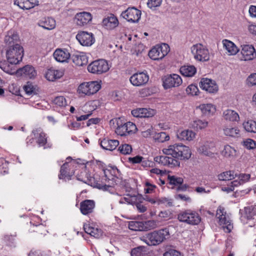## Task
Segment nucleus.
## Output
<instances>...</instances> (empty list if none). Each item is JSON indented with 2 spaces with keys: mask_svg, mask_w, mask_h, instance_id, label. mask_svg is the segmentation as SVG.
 I'll list each match as a JSON object with an SVG mask.
<instances>
[{
  "mask_svg": "<svg viewBox=\"0 0 256 256\" xmlns=\"http://www.w3.org/2000/svg\"><path fill=\"white\" fill-rule=\"evenodd\" d=\"M198 151L206 156L214 157L216 152L215 143L212 141L204 142L199 146Z\"/></svg>",
  "mask_w": 256,
  "mask_h": 256,
  "instance_id": "14",
  "label": "nucleus"
},
{
  "mask_svg": "<svg viewBox=\"0 0 256 256\" xmlns=\"http://www.w3.org/2000/svg\"><path fill=\"white\" fill-rule=\"evenodd\" d=\"M14 4L18 6L22 10H30L38 4L37 0H16Z\"/></svg>",
  "mask_w": 256,
  "mask_h": 256,
  "instance_id": "27",
  "label": "nucleus"
},
{
  "mask_svg": "<svg viewBox=\"0 0 256 256\" xmlns=\"http://www.w3.org/2000/svg\"><path fill=\"white\" fill-rule=\"evenodd\" d=\"M162 2V0H148L147 4L148 8H152L160 6Z\"/></svg>",
  "mask_w": 256,
  "mask_h": 256,
  "instance_id": "55",
  "label": "nucleus"
},
{
  "mask_svg": "<svg viewBox=\"0 0 256 256\" xmlns=\"http://www.w3.org/2000/svg\"><path fill=\"white\" fill-rule=\"evenodd\" d=\"M72 62L78 66L86 65L88 62L87 56L82 52H76L71 56Z\"/></svg>",
  "mask_w": 256,
  "mask_h": 256,
  "instance_id": "30",
  "label": "nucleus"
},
{
  "mask_svg": "<svg viewBox=\"0 0 256 256\" xmlns=\"http://www.w3.org/2000/svg\"><path fill=\"white\" fill-rule=\"evenodd\" d=\"M118 150L122 154L126 155L130 154L132 149L131 145L124 144L120 146Z\"/></svg>",
  "mask_w": 256,
  "mask_h": 256,
  "instance_id": "47",
  "label": "nucleus"
},
{
  "mask_svg": "<svg viewBox=\"0 0 256 256\" xmlns=\"http://www.w3.org/2000/svg\"><path fill=\"white\" fill-rule=\"evenodd\" d=\"M224 48L226 50L229 56L236 55L239 51L236 46L232 41L224 39L222 41Z\"/></svg>",
  "mask_w": 256,
  "mask_h": 256,
  "instance_id": "28",
  "label": "nucleus"
},
{
  "mask_svg": "<svg viewBox=\"0 0 256 256\" xmlns=\"http://www.w3.org/2000/svg\"><path fill=\"white\" fill-rule=\"evenodd\" d=\"M224 134L227 136L239 138L240 136V130L238 127L226 126L223 128Z\"/></svg>",
  "mask_w": 256,
  "mask_h": 256,
  "instance_id": "35",
  "label": "nucleus"
},
{
  "mask_svg": "<svg viewBox=\"0 0 256 256\" xmlns=\"http://www.w3.org/2000/svg\"><path fill=\"white\" fill-rule=\"evenodd\" d=\"M181 77L177 74H172L165 76L163 78V86L164 89L177 87L182 84Z\"/></svg>",
  "mask_w": 256,
  "mask_h": 256,
  "instance_id": "12",
  "label": "nucleus"
},
{
  "mask_svg": "<svg viewBox=\"0 0 256 256\" xmlns=\"http://www.w3.org/2000/svg\"><path fill=\"white\" fill-rule=\"evenodd\" d=\"M32 134L38 146H44L46 148L45 146L47 143V136L43 130L41 128H36L32 130Z\"/></svg>",
  "mask_w": 256,
  "mask_h": 256,
  "instance_id": "17",
  "label": "nucleus"
},
{
  "mask_svg": "<svg viewBox=\"0 0 256 256\" xmlns=\"http://www.w3.org/2000/svg\"><path fill=\"white\" fill-rule=\"evenodd\" d=\"M162 152L166 155L156 156L154 160L156 162L162 166L174 168L179 166L180 162L178 160H188L190 158L191 152L188 146L182 144L170 145L162 149Z\"/></svg>",
  "mask_w": 256,
  "mask_h": 256,
  "instance_id": "1",
  "label": "nucleus"
},
{
  "mask_svg": "<svg viewBox=\"0 0 256 256\" xmlns=\"http://www.w3.org/2000/svg\"><path fill=\"white\" fill-rule=\"evenodd\" d=\"M131 113L136 118H150L155 114L156 112L151 108H138L132 110Z\"/></svg>",
  "mask_w": 256,
  "mask_h": 256,
  "instance_id": "21",
  "label": "nucleus"
},
{
  "mask_svg": "<svg viewBox=\"0 0 256 256\" xmlns=\"http://www.w3.org/2000/svg\"><path fill=\"white\" fill-rule=\"evenodd\" d=\"M76 38L83 46H90L95 42V38L92 32H80L76 36Z\"/></svg>",
  "mask_w": 256,
  "mask_h": 256,
  "instance_id": "15",
  "label": "nucleus"
},
{
  "mask_svg": "<svg viewBox=\"0 0 256 256\" xmlns=\"http://www.w3.org/2000/svg\"><path fill=\"white\" fill-rule=\"evenodd\" d=\"M24 56V50L20 44H15L14 46L8 47L6 52L8 61L11 64H16L22 61Z\"/></svg>",
  "mask_w": 256,
  "mask_h": 256,
  "instance_id": "3",
  "label": "nucleus"
},
{
  "mask_svg": "<svg viewBox=\"0 0 256 256\" xmlns=\"http://www.w3.org/2000/svg\"><path fill=\"white\" fill-rule=\"evenodd\" d=\"M250 174H242L237 175L238 178L241 182V183L243 184L246 182H248L250 178Z\"/></svg>",
  "mask_w": 256,
  "mask_h": 256,
  "instance_id": "61",
  "label": "nucleus"
},
{
  "mask_svg": "<svg viewBox=\"0 0 256 256\" xmlns=\"http://www.w3.org/2000/svg\"><path fill=\"white\" fill-rule=\"evenodd\" d=\"M164 256H182L180 253L175 250H170L164 253Z\"/></svg>",
  "mask_w": 256,
  "mask_h": 256,
  "instance_id": "63",
  "label": "nucleus"
},
{
  "mask_svg": "<svg viewBox=\"0 0 256 256\" xmlns=\"http://www.w3.org/2000/svg\"><path fill=\"white\" fill-rule=\"evenodd\" d=\"M241 54L242 60H252L256 57V52L254 47L252 45L243 46Z\"/></svg>",
  "mask_w": 256,
  "mask_h": 256,
  "instance_id": "22",
  "label": "nucleus"
},
{
  "mask_svg": "<svg viewBox=\"0 0 256 256\" xmlns=\"http://www.w3.org/2000/svg\"><path fill=\"white\" fill-rule=\"evenodd\" d=\"M242 126L244 130L249 132L256 133V122L248 120L243 122Z\"/></svg>",
  "mask_w": 256,
  "mask_h": 256,
  "instance_id": "44",
  "label": "nucleus"
},
{
  "mask_svg": "<svg viewBox=\"0 0 256 256\" xmlns=\"http://www.w3.org/2000/svg\"><path fill=\"white\" fill-rule=\"evenodd\" d=\"M84 228L86 233L95 238H99L102 236V231L98 228H94L89 224L84 225Z\"/></svg>",
  "mask_w": 256,
  "mask_h": 256,
  "instance_id": "33",
  "label": "nucleus"
},
{
  "mask_svg": "<svg viewBox=\"0 0 256 256\" xmlns=\"http://www.w3.org/2000/svg\"><path fill=\"white\" fill-rule=\"evenodd\" d=\"M54 103L59 106H64L66 105V98L62 96L56 97L54 100Z\"/></svg>",
  "mask_w": 256,
  "mask_h": 256,
  "instance_id": "53",
  "label": "nucleus"
},
{
  "mask_svg": "<svg viewBox=\"0 0 256 256\" xmlns=\"http://www.w3.org/2000/svg\"><path fill=\"white\" fill-rule=\"evenodd\" d=\"M19 40L18 34L14 30L8 32L4 38V42L8 47L14 46L15 44H18L17 42Z\"/></svg>",
  "mask_w": 256,
  "mask_h": 256,
  "instance_id": "24",
  "label": "nucleus"
},
{
  "mask_svg": "<svg viewBox=\"0 0 256 256\" xmlns=\"http://www.w3.org/2000/svg\"><path fill=\"white\" fill-rule=\"evenodd\" d=\"M141 11L134 7L128 8L122 12L121 16L129 22H138L140 18Z\"/></svg>",
  "mask_w": 256,
  "mask_h": 256,
  "instance_id": "13",
  "label": "nucleus"
},
{
  "mask_svg": "<svg viewBox=\"0 0 256 256\" xmlns=\"http://www.w3.org/2000/svg\"><path fill=\"white\" fill-rule=\"evenodd\" d=\"M156 222L154 220H148L145 222H144V224L146 227V230L148 228L153 229L156 227Z\"/></svg>",
  "mask_w": 256,
  "mask_h": 256,
  "instance_id": "60",
  "label": "nucleus"
},
{
  "mask_svg": "<svg viewBox=\"0 0 256 256\" xmlns=\"http://www.w3.org/2000/svg\"><path fill=\"white\" fill-rule=\"evenodd\" d=\"M191 52L194 58L200 62H207L210 60L208 50L202 44H196L191 47Z\"/></svg>",
  "mask_w": 256,
  "mask_h": 256,
  "instance_id": "5",
  "label": "nucleus"
},
{
  "mask_svg": "<svg viewBox=\"0 0 256 256\" xmlns=\"http://www.w3.org/2000/svg\"><path fill=\"white\" fill-rule=\"evenodd\" d=\"M198 108L202 114L206 116L213 115L216 111V106L211 104H201Z\"/></svg>",
  "mask_w": 256,
  "mask_h": 256,
  "instance_id": "37",
  "label": "nucleus"
},
{
  "mask_svg": "<svg viewBox=\"0 0 256 256\" xmlns=\"http://www.w3.org/2000/svg\"><path fill=\"white\" fill-rule=\"evenodd\" d=\"M195 136V132L191 130H184L177 134L178 138L184 140L191 141Z\"/></svg>",
  "mask_w": 256,
  "mask_h": 256,
  "instance_id": "39",
  "label": "nucleus"
},
{
  "mask_svg": "<svg viewBox=\"0 0 256 256\" xmlns=\"http://www.w3.org/2000/svg\"><path fill=\"white\" fill-rule=\"evenodd\" d=\"M24 89L26 94L28 95L32 94L34 90L33 85L30 82L26 83V84L24 86Z\"/></svg>",
  "mask_w": 256,
  "mask_h": 256,
  "instance_id": "57",
  "label": "nucleus"
},
{
  "mask_svg": "<svg viewBox=\"0 0 256 256\" xmlns=\"http://www.w3.org/2000/svg\"><path fill=\"white\" fill-rule=\"evenodd\" d=\"M100 82L91 81L80 84L78 88L80 94L92 95L98 92L101 88Z\"/></svg>",
  "mask_w": 256,
  "mask_h": 256,
  "instance_id": "8",
  "label": "nucleus"
},
{
  "mask_svg": "<svg viewBox=\"0 0 256 256\" xmlns=\"http://www.w3.org/2000/svg\"><path fill=\"white\" fill-rule=\"evenodd\" d=\"M90 176L87 174L86 170L84 169L82 170L80 174H78L76 178L80 181H82L84 183H87L90 180Z\"/></svg>",
  "mask_w": 256,
  "mask_h": 256,
  "instance_id": "48",
  "label": "nucleus"
},
{
  "mask_svg": "<svg viewBox=\"0 0 256 256\" xmlns=\"http://www.w3.org/2000/svg\"><path fill=\"white\" fill-rule=\"evenodd\" d=\"M222 154L226 158H234L236 155V150L230 145H226L222 151Z\"/></svg>",
  "mask_w": 256,
  "mask_h": 256,
  "instance_id": "42",
  "label": "nucleus"
},
{
  "mask_svg": "<svg viewBox=\"0 0 256 256\" xmlns=\"http://www.w3.org/2000/svg\"><path fill=\"white\" fill-rule=\"evenodd\" d=\"M200 86L210 93H215L218 90V86L215 81L208 78H202L201 80Z\"/></svg>",
  "mask_w": 256,
  "mask_h": 256,
  "instance_id": "18",
  "label": "nucleus"
},
{
  "mask_svg": "<svg viewBox=\"0 0 256 256\" xmlns=\"http://www.w3.org/2000/svg\"><path fill=\"white\" fill-rule=\"evenodd\" d=\"M216 217L218 219L219 224L222 226L224 229H226L228 232H230L233 226L224 208L218 207L216 210Z\"/></svg>",
  "mask_w": 256,
  "mask_h": 256,
  "instance_id": "9",
  "label": "nucleus"
},
{
  "mask_svg": "<svg viewBox=\"0 0 256 256\" xmlns=\"http://www.w3.org/2000/svg\"><path fill=\"white\" fill-rule=\"evenodd\" d=\"M100 145L104 150H113L119 145V142L116 140L104 138L100 141Z\"/></svg>",
  "mask_w": 256,
  "mask_h": 256,
  "instance_id": "32",
  "label": "nucleus"
},
{
  "mask_svg": "<svg viewBox=\"0 0 256 256\" xmlns=\"http://www.w3.org/2000/svg\"><path fill=\"white\" fill-rule=\"evenodd\" d=\"M106 171L104 170V176L102 178V182L96 184V188L104 191L112 192V188L116 184V180L117 178L110 175L108 177Z\"/></svg>",
  "mask_w": 256,
  "mask_h": 256,
  "instance_id": "10",
  "label": "nucleus"
},
{
  "mask_svg": "<svg viewBox=\"0 0 256 256\" xmlns=\"http://www.w3.org/2000/svg\"><path fill=\"white\" fill-rule=\"evenodd\" d=\"M169 235L168 229L164 228L148 234L145 237L144 241L148 245L156 246L168 238Z\"/></svg>",
  "mask_w": 256,
  "mask_h": 256,
  "instance_id": "2",
  "label": "nucleus"
},
{
  "mask_svg": "<svg viewBox=\"0 0 256 256\" xmlns=\"http://www.w3.org/2000/svg\"><path fill=\"white\" fill-rule=\"evenodd\" d=\"M175 198L176 199H180L182 201L188 202H191L190 198L183 194H178L176 196Z\"/></svg>",
  "mask_w": 256,
  "mask_h": 256,
  "instance_id": "64",
  "label": "nucleus"
},
{
  "mask_svg": "<svg viewBox=\"0 0 256 256\" xmlns=\"http://www.w3.org/2000/svg\"><path fill=\"white\" fill-rule=\"evenodd\" d=\"M180 74L186 77H192L196 72V68L193 65L186 64L180 68Z\"/></svg>",
  "mask_w": 256,
  "mask_h": 256,
  "instance_id": "36",
  "label": "nucleus"
},
{
  "mask_svg": "<svg viewBox=\"0 0 256 256\" xmlns=\"http://www.w3.org/2000/svg\"><path fill=\"white\" fill-rule=\"evenodd\" d=\"M119 24L118 19L112 14H110L106 16L102 20V25L107 30H113L116 28Z\"/></svg>",
  "mask_w": 256,
  "mask_h": 256,
  "instance_id": "20",
  "label": "nucleus"
},
{
  "mask_svg": "<svg viewBox=\"0 0 256 256\" xmlns=\"http://www.w3.org/2000/svg\"><path fill=\"white\" fill-rule=\"evenodd\" d=\"M222 118L224 120L232 122H237L240 118L238 114L231 109L224 110L222 113Z\"/></svg>",
  "mask_w": 256,
  "mask_h": 256,
  "instance_id": "34",
  "label": "nucleus"
},
{
  "mask_svg": "<svg viewBox=\"0 0 256 256\" xmlns=\"http://www.w3.org/2000/svg\"><path fill=\"white\" fill-rule=\"evenodd\" d=\"M256 218V204L244 208V213L241 216L242 220L244 219L251 220Z\"/></svg>",
  "mask_w": 256,
  "mask_h": 256,
  "instance_id": "31",
  "label": "nucleus"
},
{
  "mask_svg": "<svg viewBox=\"0 0 256 256\" xmlns=\"http://www.w3.org/2000/svg\"><path fill=\"white\" fill-rule=\"evenodd\" d=\"M208 126V122L205 120H194L192 124V126L197 130L206 128Z\"/></svg>",
  "mask_w": 256,
  "mask_h": 256,
  "instance_id": "46",
  "label": "nucleus"
},
{
  "mask_svg": "<svg viewBox=\"0 0 256 256\" xmlns=\"http://www.w3.org/2000/svg\"><path fill=\"white\" fill-rule=\"evenodd\" d=\"M94 208L95 202L93 200H86L80 203V210L84 215L92 213Z\"/></svg>",
  "mask_w": 256,
  "mask_h": 256,
  "instance_id": "23",
  "label": "nucleus"
},
{
  "mask_svg": "<svg viewBox=\"0 0 256 256\" xmlns=\"http://www.w3.org/2000/svg\"><path fill=\"white\" fill-rule=\"evenodd\" d=\"M149 80L148 76L144 72L136 73L130 78L131 84L136 86H140L146 84Z\"/></svg>",
  "mask_w": 256,
  "mask_h": 256,
  "instance_id": "16",
  "label": "nucleus"
},
{
  "mask_svg": "<svg viewBox=\"0 0 256 256\" xmlns=\"http://www.w3.org/2000/svg\"><path fill=\"white\" fill-rule=\"evenodd\" d=\"M64 72L62 70H56L53 68L47 70L45 74V78L49 81H54L56 79L60 78L64 75Z\"/></svg>",
  "mask_w": 256,
  "mask_h": 256,
  "instance_id": "26",
  "label": "nucleus"
},
{
  "mask_svg": "<svg viewBox=\"0 0 256 256\" xmlns=\"http://www.w3.org/2000/svg\"><path fill=\"white\" fill-rule=\"evenodd\" d=\"M131 256H148L146 248L144 246H139L133 248L131 250Z\"/></svg>",
  "mask_w": 256,
  "mask_h": 256,
  "instance_id": "45",
  "label": "nucleus"
},
{
  "mask_svg": "<svg viewBox=\"0 0 256 256\" xmlns=\"http://www.w3.org/2000/svg\"><path fill=\"white\" fill-rule=\"evenodd\" d=\"M56 21L52 18H45L39 22V26L44 29L51 30L56 27Z\"/></svg>",
  "mask_w": 256,
  "mask_h": 256,
  "instance_id": "38",
  "label": "nucleus"
},
{
  "mask_svg": "<svg viewBox=\"0 0 256 256\" xmlns=\"http://www.w3.org/2000/svg\"><path fill=\"white\" fill-rule=\"evenodd\" d=\"M242 144L248 150H254L256 148V142L251 138H247L244 140Z\"/></svg>",
  "mask_w": 256,
  "mask_h": 256,
  "instance_id": "50",
  "label": "nucleus"
},
{
  "mask_svg": "<svg viewBox=\"0 0 256 256\" xmlns=\"http://www.w3.org/2000/svg\"><path fill=\"white\" fill-rule=\"evenodd\" d=\"M152 132V127L150 124H146V130H142V134L144 138L150 136Z\"/></svg>",
  "mask_w": 256,
  "mask_h": 256,
  "instance_id": "58",
  "label": "nucleus"
},
{
  "mask_svg": "<svg viewBox=\"0 0 256 256\" xmlns=\"http://www.w3.org/2000/svg\"><path fill=\"white\" fill-rule=\"evenodd\" d=\"M168 180L170 184L174 186L180 185L183 183V178L180 177H177L176 176H168Z\"/></svg>",
  "mask_w": 256,
  "mask_h": 256,
  "instance_id": "49",
  "label": "nucleus"
},
{
  "mask_svg": "<svg viewBox=\"0 0 256 256\" xmlns=\"http://www.w3.org/2000/svg\"><path fill=\"white\" fill-rule=\"evenodd\" d=\"M92 19V15L87 12H82L77 14L75 16L76 22L77 25L84 26L87 24Z\"/></svg>",
  "mask_w": 256,
  "mask_h": 256,
  "instance_id": "25",
  "label": "nucleus"
},
{
  "mask_svg": "<svg viewBox=\"0 0 256 256\" xmlns=\"http://www.w3.org/2000/svg\"><path fill=\"white\" fill-rule=\"evenodd\" d=\"M35 229L34 230V232H36L41 234H46V232H47L45 226L42 224H39L38 226H35Z\"/></svg>",
  "mask_w": 256,
  "mask_h": 256,
  "instance_id": "62",
  "label": "nucleus"
},
{
  "mask_svg": "<svg viewBox=\"0 0 256 256\" xmlns=\"http://www.w3.org/2000/svg\"><path fill=\"white\" fill-rule=\"evenodd\" d=\"M110 69L108 62L104 60H98L91 62L88 66L90 72L100 74L107 72Z\"/></svg>",
  "mask_w": 256,
  "mask_h": 256,
  "instance_id": "7",
  "label": "nucleus"
},
{
  "mask_svg": "<svg viewBox=\"0 0 256 256\" xmlns=\"http://www.w3.org/2000/svg\"><path fill=\"white\" fill-rule=\"evenodd\" d=\"M128 228L134 231H143L146 230V227L144 224V222L140 221H130L128 222Z\"/></svg>",
  "mask_w": 256,
  "mask_h": 256,
  "instance_id": "41",
  "label": "nucleus"
},
{
  "mask_svg": "<svg viewBox=\"0 0 256 256\" xmlns=\"http://www.w3.org/2000/svg\"><path fill=\"white\" fill-rule=\"evenodd\" d=\"M69 167L68 162L64 163L60 168V174L58 175V178L61 180H71L72 174H70L68 171Z\"/></svg>",
  "mask_w": 256,
  "mask_h": 256,
  "instance_id": "40",
  "label": "nucleus"
},
{
  "mask_svg": "<svg viewBox=\"0 0 256 256\" xmlns=\"http://www.w3.org/2000/svg\"><path fill=\"white\" fill-rule=\"evenodd\" d=\"M16 235L6 234L4 237V241L10 246H12L14 244Z\"/></svg>",
  "mask_w": 256,
  "mask_h": 256,
  "instance_id": "54",
  "label": "nucleus"
},
{
  "mask_svg": "<svg viewBox=\"0 0 256 256\" xmlns=\"http://www.w3.org/2000/svg\"><path fill=\"white\" fill-rule=\"evenodd\" d=\"M16 75L22 76L26 78H34L36 76V72L34 67L31 65H26L22 68L18 69L16 72Z\"/></svg>",
  "mask_w": 256,
  "mask_h": 256,
  "instance_id": "19",
  "label": "nucleus"
},
{
  "mask_svg": "<svg viewBox=\"0 0 256 256\" xmlns=\"http://www.w3.org/2000/svg\"><path fill=\"white\" fill-rule=\"evenodd\" d=\"M198 88L194 84H190L186 88V92L188 94L192 96L198 95Z\"/></svg>",
  "mask_w": 256,
  "mask_h": 256,
  "instance_id": "52",
  "label": "nucleus"
},
{
  "mask_svg": "<svg viewBox=\"0 0 256 256\" xmlns=\"http://www.w3.org/2000/svg\"><path fill=\"white\" fill-rule=\"evenodd\" d=\"M155 139L158 142H164L170 140V136L168 134L165 132H160L155 136Z\"/></svg>",
  "mask_w": 256,
  "mask_h": 256,
  "instance_id": "51",
  "label": "nucleus"
},
{
  "mask_svg": "<svg viewBox=\"0 0 256 256\" xmlns=\"http://www.w3.org/2000/svg\"><path fill=\"white\" fill-rule=\"evenodd\" d=\"M143 159L144 158L142 156H136L134 157L129 158L128 161L132 164H139L142 162V165L144 166L145 162L142 161Z\"/></svg>",
  "mask_w": 256,
  "mask_h": 256,
  "instance_id": "56",
  "label": "nucleus"
},
{
  "mask_svg": "<svg viewBox=\"0 0 256 256\" xmlns=\"http://www.w3.org/2000/svg\"><path fill=\"white\" fill-rule=\"evenodd\" d=\"M237 176V174L234 171L229 170L223 172L218 175V178L220 180H229L234 179Z\"/></svg>",
  "mask_w": 256,
  "mask_h": 256,
  "instance_id": "43",
  "label": "nucleus"
},
{
  "mask_svg": "<svg viewBox=\"0 0 256 256\" xmlns=\"http://www.w3.org/2000/svg\"><path fill=\"white\" fill-rule=\"evenodd\" d=\"M54 56L56 60L58 62H68L70 58V54L67 50L57 49L54 53Z\"/></svg>",
  "mask_w": 256,
  "mask_h": 256,
  "instance_id": "29",
  "label": "nucleus"
},
{
  "mask_svg": "<svg viewBox=\"0 0 256 256\" xmlns=\"http://www.w3.org/2000/svg\"><path fill=\"white\" fill-rule=\"evenodd\" d=\"M138 130L136 125L130 122L118 126L116 132L120 136H127L135 134Z\"/></svg>",
  "mask_w": 256,
  "mask_h": 256,
  "instance_id": "11",
  "label": "nucleus"
},
{
  "mask_svg": "<svg viewBox=\"0 0 256 256\" xmlns=\"http://www.w3.org/2000/svg\"><path fill=\"white\" fill-rule=\"evenodd\" d=\"M178 220L182 222L192 225H197L201 221L200 215L196 211L186 210L178 214Z\"/></svg>",
  "mask_w": 256,
  "mask_h": 256,
  "instance_id": "4",
  "label": "nucleus"
},
{
  "mask_svg": "<svg viewBox=\"0 0 256 256\" xmlns=\"http://www.w3.org/2000/svg\"><path fill=\"white\" fill-rule=\"evenodd\" d=\"M248 84L250 86L256 85V73L252 74L247 78Z\"/></svg>",
  "mask_w": 256,
  "mask_h": 256,
  "instance_id": "59",
  "label": "nucleus"
},
{
  "mask_svg": "<svg viewBox=\"0 0 256 256\" xmlns=\"http://www.w3.org/2000/svg\"><path fill=\"white\" fill-rule=\"evenodd\" d=\"M170 47L168 44H162L154 46L148 52L149 57L152 60H162L170 52Z\"/></svg>",
  "mask_w": 256,
  "mask_h": 256,
  "instance_id": "6",
  "label": "nucleus"
}]
</instances>
